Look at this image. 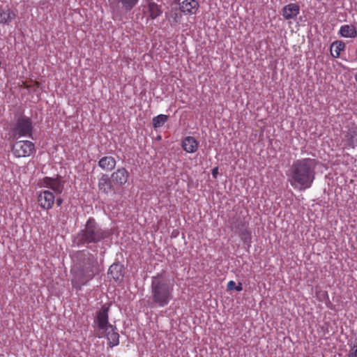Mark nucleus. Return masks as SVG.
<instances>
[{
	"instance_id": "nucleus-10",
	"label": "nucleus",
	"mask_w": 357,
	"mask_h": 357,
	"mask_svg": "<svg viewBox=\"0 0 357 357\" xmlns=\"http://www.w3.org/2000/svg\"><path fill=\"white\" fill-rule=\"evenodd\" d=\"M300 12V7L297 3H290L284 6L282 10V15L287 20H292L297 17Z\"/></svg>"
},
{
	"instance_id": "nucleus-18",
	"label": "nucleus",
	"mask_w": 357,
	"mask_h": 357,
	"mask_svg": "<svg viewBox=\"0 0 357 357\" xmlns=\"http://www.w3.org/2000/svg\"><path fill=\"white\" fill-rule=\"evenodd\" d=\"M349 146H357V126L351 128L344 136Z\"/></svg>"
},
{
	"instance_id": "nucleus-20",
	"label": "nucleus",
	"mask_w": 357,
	"mask_h": 357,
	"mask_svg": "<svg viewBox=\"0 0 357 357\" xmlns=\"http://www.w3.org/2000/svg\"><path fill=\"white\" fill-rule=\"evenodd\" d=\"M168 116L165 114H159L152 119L153 127L155 129L162 126L167 121Z\"/></svg>"
},
{
	"instance_id": "nucleus-13",
	"label": "nucleus",
	"mask_w": 357,
	"mask_h": 357,
	"mask_svg": "<svg viewBox=\"0 0 357 357\" xmlns=\"http://www.w3.org/2000/svg\"><path fill=\"white\" fill-rule=\"evenodd\" d=\"M199 143L193 137H186L182 142V147L188 153H192L197 151Z\"/></svg>"
},
{
	"instance_id": "nucleus-9",
	"label": "nucleus",
	"mask_w": 357,
	"mask_h": 357,
	"mask_svg": "<svg viewBox=\"0 0 357 357\" xmlns=\"http://www.w3.org/2000/svg\"><path fill=\"white\" fill-rule=\"evenodd\" d=\"M54 200V194L49 190L41 191L38 196V205L45 210H49L52 208Z\"/></svg>"
},
{
	"instance_id": "nucleus-26",
	"label": "nucleus",
	"mask_w": 357,
	"mask_h": 357,
	"mask_svg": "<svg viewBox=\"0 0 357 357\" xmlns=\"http://www.w3.org/2000/svg\"><path fill=\"white\" fill-rule=\"evenodd\" d=\"M218 174V168L215 167L212 169V175L214 178H216L217 175Z\"/></svg>"
},
{
	"instance_id": "nucleus-8",
	"label": "nucleus",
	"mask_w": 357,
	"mask_h": 357,
	"mask_svg": "<svg viewBox=\"0 0 357 357\" xmlns=\"http://www.w3.org/2000/svg\"><path fill=\"white\" fill-rule=\"evenodd\" d=\"M34 149V144L28 140L16 142L13 146L14 155L19 158L29 156Z\"/></svg>"
},
{
	"instance_id": "nucleus-25",
	"label": "nucleus",
	"mask_w": 357,
	"mask_h": 357,
	"mask_svg": "<svg viewBox=\"0 0 357 357\" xmlns=\"http://www.w3.org/2000/svg\"><path fill=\"white\" fill-rule=\"evenodd\" d=\"M236 282L233 280H230L229 282H228L227 283V289L228 290H233V289H235L236 288Z\"/></svg>"
},
{
	"instance_id": "nucleus-3",
	"label": "nucleus",
	"mask_w": 357,
	"mask_h": 357,
	"mask_svg": "<svg viewBox=\"0 0 357 357\" xmlns=\"http://www.w3.org/2000/svg\"><path fill=\"white\" fill-rule=\"evenodd\" d=\"M174 284L170 280L162 274L151 278V294L152 303L162 307L169 304L173 298Z\"/></svg>"
},
{
	"instance_id": "nucleus-12",
	"label": "nucleus",
	"mask_w": 357,
	"mask_h": 357,
	"mask_svg": "<svg viewBox=\"0 0 357 357\" xmlns=\"http://www.w3.org/2000/svg\"><path fill=\"white\" fill-rule=\"evenodd\" d=\"M128 178V172L123 168H119L116 172L112 174V181L116 184L123 185L125 184Z\"/></svg>"
},
{
	"instance_id": "nucleus-28",
	"label": "nucleus",
	"mask_w": 357,
	"mask_h": 357,
	"mask_svg": "<svg viewBox=\"0 0 357 357\" xmlns=\"http://www.w3.org/2000/svg\"><path fill=\"white\" fill-rule=\"evenodd\" d=\"M56 202H57L58 206H59V205H61V200L60 199H58L56 200Z\"/></svg>"
},
{
	"instance_id": "nucleus-14",
	"label": "nucleus",
	"mask_w": 357,
	"mask_h": 357,
	"mask_svg": "<svg viewBox=\"0 0 357 357\" xmlns=\"http://www.w3.org/2000/svg\"><path fill=\"white\" fill-rule=\"evenodd\" d=\"M107 274L116 282H120L123 278V266L119 264H113L109 266Z\"/></svg>"
},
{
	"instance_id": "nucleus-19",
	"label": "nucleus",
	"mask_w": 357,
	"mask_h": 357,
	"mask_svg": "<svg viewBox=\"0 0 357 357\" xmlns=\"http://www.w3.org/2000/svg\"><path fill=\"white\" fill-rule=\"evenodd\" d=\"M345 48V43L341 40H336L331 44V54L333 57L338 58L342 51Z\"/></svg>"
},
{
	"instance_id": "nucleus-17",
	"label": "nucleus",
	"mask_w": 357,
	"mask_h": 357,
	"mask_svg": "<svg viewBox=\"0 0 357 357\" xmlns=\"http://www.w3.org/2000/svg\"><path fill=\"white\" fill-rule=\"evenodd\" d=\"M16 17L15 12L11 10L9 8H0V24H8Z\"/></svg>"
},
{
	"instance_id": "nucleus-24",
	"label": "nucleus",
	"mask_w": 357,
	"mask_h": 357,
	"mask_svg": "<svg viewBox=\"0 0 357 357\" xmlns=\"http://www.w3.org/2000/svg\"><path fill=\"white\" fill-rule=\"evenodd\" d=\"M348 357H357V337L355 340L354 345L351 347Z\"/></svg>"
},
{
	"instance_id": "nucleus-4",
	"label": "nucleus",
	"mask_w": 357,
	"mask_h": 357,
	"mask_svg": "<svg viewBox=\"0 0 357 357\" xmlns=\"http://www.w3.org/2000/svg\"><path fill=\"white\" fill-rule=\"evenodd\" d=\"M95 324L100 334L99 337L105 336L108 341V345L112 348L119 344V334L116 328L108 321V307L103 305L97 312Z\"/></svg>"
},
{
	"instance_id": "nucleus-11",
	"label": "nucleus",
	"mask_w": 357,
	"mask_h": 357,
	"mask_svg": "<svg viewBox=\"0 0 357 357\" xmlns=\"http://www.w3.org/2000/svg\"><path fill=\"white\" fill-rule=\"evenodd\" d=\"M199 8V3L195 0H184L180 5V10L185 15H195Z\"/></svg>"
},
{
	"instance_id": "nucleus-5",
	"label": "nucleus",
	"mask_w": 357,
	"mask_h": 357,
	"mask_svg": "<svg viewBox=\"0 0 357 357\" xmlns=\"http://www.w3.org/2000/svg\"><path fill=\"white\" fill-rule=\"evenodd\" d=\"M108 236L107 231L102 229L93 218H89L85 227L80 230L75 238L78 245L85 243H96Z\"/></svg>"
},
{
	"instance_id": "nucleus-15",
	"label": "nucleus",
	"mask_w": 357,
	"mask_h": 357,
	"mask_svg": "<svg viewBox=\"0 0 357 357\" xmlns=\"http://www.w3.org/2000/svg\"><path fill=\"white\" fill-rule=\"evenodd\" d=\"M338 33L344 38H354L357 36V29L352 24H344L340 26Z\"/></svg>"
},
{
	"instance_id": "nucleus-23",
	"label": "nucleus",
	"mask_w": 357,
	"mask_h": 357,
	"mask_svg": "<svg viewBox=\"0 0 357 357\" xmlns=\"http://www.w3.org/2000/svg\"><path fill=\"white\" fill-rule=\"evenodd\" d=\"M98 186L100 190L104 192H107V190L110 188L109 179L107 175H103L99 180Z\"/></svg>"
},
{
	"instance_id": "nucleus-2",
	"label": "nucleus",
	"mask_w": 357,
	"mask_h": 357,
	"mask_svg": "<svg viewBox=\"0 0 357 357\" xmlns=\"http://www.w3.org/2000/svg\"><path fill=\"white\" fill-rule=\"evenodd\" d=\"M77 259V262L71 270L73 274L71 282L74 288L80 290L98 274L100 270L96 258L87 251L78 252Z\"/></svg>"
},
{
	"instance_id": "nucleus-6",
	"label": "nucleus",
	"mask_w": 357,
	"mask_h": 357,
	"mask_svg": "<svg viewBox=\"0 0 357 357\" xmlns=\"http://www.w3.org/2000/svg\"><path fill=\"white\" fill-rule=\"evenodd\" d=\"M32 130L31 120L29 118L23 116L17 120L13 128V136L15 139L24 137H31Z\"/></svg>"
},
{
	"instance_id": "nucleus-29",
	"label": "nucleus",
	"mask_w": 357,
	"mask_h": 357,
	"mask_svg": "<svg viewBox=\"0 0 357 357\" xmlns=\"http://www.w3.org/2000/svg\"><path fill=\"white\" fill-rule=\"evenodd\" d=\"M355 78H356V82H357V73H356V76H355Z\"/></svg>"
},
{
	"instance_id": "nucleus-1",
	"label": "nucleus",
	"mask_w": 357,
	"mask_h": 357,
	"mask_svg": "<svg viewBox=\"0 0 357 357\" xmlns=\"http://www.w3.org/2000/svg\"><path fill=\"white\" fill-rule=\"evenodd\" d=\"M317 164L315 159L310 158L294 161L287 174L290 185L300 191L310 188L314 180Z\"/></svg>"
},
{
	"instance_id": "nucleus-7",
	"label": "nucleus",
	"mask_w": 357,
	"mask_h": 357,
	"mask_svg": "<svg viewBox=\"0 0 357 357\" xmlns=\"http://www.w3.org/2000/svg\"><path fill=\"white\" fill-rule=\"evenodd\" d=\"M38 185L40 188L51 189L54 194H61L64 188V181L60 177L45 176L39 181Z\"/></svg>"
},
{
	"instance_id": "nucleus-21",
	"label": "nucleus",
	"mask_w": 357,
	"mask_h": 357,
	"mask_svg": "<svg viewBox=\"0 0 357 357\" xmlns=\"http://www.w3.org/2000/svg\"><path fill=\"white\" fill-rule=\"evenodd\" d=\"M126 10L132 9L139 2V0H116Z\"/></svg>"
},
{
	"instance_id": "nucleus-22",
	"label": "nucleus",
	"mask_w": 357,
	"mask_h": 357,
	"mask_svg": "<svg viewBox=\"0 0 357 357\" xmlns=\"http://www.w3.org/2000/svg\"><path fill=\"white\" fill-rule=\"evenodd\" d=\"M149 12L150 17L152 19H155L157 17H158L160 14V10L158 7V6L155 3H150L149 4Z\"/></svg>"
},
{
	"instance_id": "nucleus-16",
	"label": "nucleus",
	"mask_w": 357,
	"mask_h": 357,
	"mask_svg": "<svg viewBox=\"0 0 357 357\" xmlns=\"http://www.w3.org/2000/svg\"><path fill=\"white\" fill-rule=\"evenodd\" d=\"M116 162L112 156H105L98 161V166L105 171H112L116 166Z\"/></svg>"
},
{
	"instance_id": "nucleus-27",
	"label": "nucleus",
	"mask_w": 357,
	"mask_h": 357,
	"mask_svg": "<svg viewBox=\"0 0 357 357\" xmlns=\"http://www.w3.org/2000/svg\"><path fill=\"white\" fill-rule=\"evenodd\" d=\"M235 289H236L237 291H242L243 287H242V284H241V283H239V284H238V285H237V286L236 285V288H235Z\"/></svg>"
}]
</instances>
